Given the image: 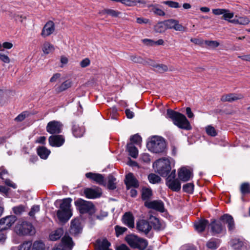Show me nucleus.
Wrapping results in <instances>:
<instances>
[{"label": "nucleus", "mask_w": 250, "mask_h": 250, "mask_svg": "<svg viewBox=\"0 0 250 250\" xmlns=\"http://www.w3.org/2000/svg\"><path fill=\"white\" fill-rule=\"evenodd\" d=\"M167 112V116L179 128L186 130L191 129L189 122L184 115L170 109H168Z\"/></svg>", "instance_id": "1"}, {"label": "nucleus", "mask_w": 250, "mask_h": 250, "mask_svg": "<svg viewBox=\"0 0 250 250\" xmlns=\"http://www.w3.org/2000/svg\"><path fill=\"white\" fill-rule=\"evenodd\" d=\"M72 200L70 198L63 199L60 205V209L57 211V215L62 222H67L72 216L71 203Z\"/></svg>", "instance_id": "2"}, {"label": "nucleus", "mask_w": 250, "mask_h": 250, "mask_svg": "<svg viewBox=\"0 0 250 250\" xmlns=\"http://www.w3.org/2000/svg\"><path fill=\"white\" fill-rule=\"evenodd\" d=\"M147 147L153 153H161L164 152L166 148V143L162 137L154 136L147 143Z\"/></svg>", "instance_id": "3"}, {"label": "nucleus", "mask_w": 250, "mask_h": 250, "mask_svg": "<svg viewBox=\"0 0 250 250\" xmlns=\"http://www.w3.org/2000/svg\"><path fill=\"white\" fill-rule=\"evenodd\" d=\"M125 240L131 248L139 250H144L148 245V242L146 239L134 234L126 235Z\"/></svg>", "instance_id": "4"}, {"label": "nucleus", "mask_w": 250, "mask_h": 250, "mask_svg": "<svg viewBox=\"0 0 250 250\" xmlns=\"http://www.w3.org/2000/svg\"><path fill=\"white\" fill-rule=\"evenodd\" d=\"M15 231L20 236L32 235L35 233V229L31 223L22 221L15 227Z\"/></svg>", "instance_id": "5"}, {"label": "nucleus", "mask_w": 250, "mask_h": 250, "mask_svg": "<svg viewBox=\"0 0 250 250\" xmlns=\"http://www.w3.org/2000/svg\"><path fill=\"white\" fill-rule=\"evenodd\" d=\"M157 171L162 177H166L171 169L170 162L168 159H160L156 162Z\"/></svg>", "instance_id": "6"}, {"label": "nucleus", "mask_w": 250, "mask_h": 250, "mask_svg": "<svg viewBox=\"0 0 250 250\" xmlns=\"http://www.w3.org/2000/svg\"><path fill=\"white\" fill-rule=\"evenodd\" d=\"M75 205L81 214L94 212V206L92 202L79 199L75 202Z\"/></svg>", "instance_id": "7"}, {"label": "nucleus", "mask_w": 250, "mask_h": 250, "mask_svg": "<svg viewBox=\"0 0 250 250\" xmlns=\"http://www.w3.org/2000/svg\"><path fill=\"white\" fill-rule=\"evenodd\" d=\"M175 170H173L167 178L166 185L172 191H179L181 189V183L175 179Z\"/></svg>", "instance_id": "8"}, {"label": "nucleus", "mask_w": 250, "mask_h": 250, "mask_svg": "<svg viewBox=\"0 0 250 250\" xmlns=\"http://www.w3.org/2000/svg\"><path fill=\"white\" fill-rule=\"evenodd\" d=\"M16 216L12 215L0 219V231L9 229L17 220Z\"/></svg>", "instance_id": "9"}, {"label": "nucleus", "mask_w": 250, "mask_h": 250, "mask_svg": "<svg viewBox=\"0 0 250 250\" xmlns=\"http://www.w3.org/2000/svg\"><path fill=\"white\" fill-rule=\"evenodd\" d=\"M62 124L60 122L50 121L46 125V131L51 134H59L62 131Z\"/></svg>", "instance_id": "10"}, {"label": "nucleus", "mask_w": 250, "mask_h": 250, "mask_svg": "<svg viewBox=\"0 0 250 250\" xmlns=\"http://www.w3.org/2000/svg\"><path fill=\"white\" fill-rule=\"evenodd\" d=\"M165 26L167 29H173L176 31L185 32L186 27L179 23L178 21L174 19H169L165 21Z\"/></svg>", "instance_id": "11"}, {"label": "nucleus", "mask_w": 250, "mask_h": 250, "mask_svg": "<svg viewBox=\"0 0 250 250\" xmlns=\"http://www.w3.org/2000/svg\"><path fill=\"white\" fill-rule=\"evenodd\" d=\"M136 229L138 231L147 234L151 229L152 226L146 220H140L136 223Z\"/></svg>", "instance_id": "12"}, {"label": "nucleus", "mask_w": 250, "mask_h": 250, "mask_svg": "<svg viewBox=\"0 0 250 250\" xmlns=\"http://www.w3.org/2000/svg\"><path fill=\"white\" fill-rule=\"evenodd\" d=\"M210 230L213 235L221 234L226 231V228L220 221L214 220L209 225Z\"/></svg>", "instance_id": "13"}, {"label": "nucleus", "mask_w": 250, "mask_h": 250, "mask_svg": "<svg viewBox=\"0 0 250 250\" xmlns=\"http://www.w3.org/2000/svg\"><path fill=\"white\" fill-rule=\"evenodd\" d=\"M84 193L86 198L88 199H95L99 198L102 195V190L99 188H87L84 190Z\"/></svg>", "instance_id": "14"}, {"label": "nucleus", "mask_w": 250, "mask_h": 250, "mask_svg": "<svg viewBox=\"0 0 250 250\" xmlns=\"http://www.w3.org/2000/svg\"><path fill=\"white\" fill-rule=\"evenodd\" d=\"M145 206L148 208L154 209L161 212H163L164 210V204L161 200L146 201Z\"/></svg>", "instance_id": "15"}, {"label": "nucleus", "mask_w": 250, "mask_h": 250, "mask_svg": "<svg viewBox=\"0 0 250 250\" xmlns=\"http://www.w3.org/2000/svg\"><path fill=\"white\" fill-rule=\"evenodd\" d=\"M125 183L127 189H129L131 187L137 188L139 186L138 181L132 173H129L125 176Z\"/></svg>", "instance_id": "16"}, {"label": "nucleus", "mask_w": 250, "mask_h": 250, "mask_svg": "<svg viewBox=\"0 0 250 250\" xmlns=\"http://www.w3.org/2000/svg\"><path fill=\"white\" fill-rule=\"evenodd\" d=\"M50 146L55 147H60L64 143V137L61 135H52L48 138Z\"/></svg>", "instance_id": "17"}, {"label": "nucleus", "mask_w": 250, "mask_h": 250, "mask_svg": "<svg viewBox=\"0 0 250 250\" xmlns=\"http://www.w3.org/2000/svg\"><path fill=\"white\" fill-rule=\"evenodd\" d=\"M85 177L92 180L99 185L104 186L105 185L104 177L102 174L90 172L85 174Z\"/></svg>", "instance_id": "18"}, {"label": "nucleus", "mask_w": 250, "mask_h": 250, "mask_svg": "<svg viewBox=\"0 0 250 250\" xmlns=\"http://www.w3.org/2000/svg\"><path fill=\"white\" fill-rule=\"evenodd\" d=\"M55 31V24L54 23L51 21L47 22L44 25L41 35L43 37H46L51 35Z\"/></svg>", "instance_id": "19"}, {"label": "nucleus", "mask_w": 250, "mask_h": 250, "mask_svg": "<svg viewBox=\"0 0 250 250\" xmlns=\"http://www.w3.org/2000/svg\"><path fill=\"white\" fill-rule=\"evenodd\" d=\"M220 220L224 223L227 224L228 228L229 231H233L235 229V223L232 216L228 214H225L221 216Z\"/></svg>", "instance_id": "20"}, {"label": "nucleus", "mask_w": 250, "mask_h": 250, "mask_svg": "<svg viewBox=\"0 0 250 250\" xmlns=\"http://www.w3.org/2000/svg\"><path fill=\"white\" fill-rule=\"evenodd\" d=\"M82 228L81 226L80 220L79 219H74L71 221L70 232L73 235H76L81 233Z\"/></svg>", "instance_id": "21"}, {"label": "nucleus", "mask_w": 250, "mask_h": 250, "mask_svg": "<svg viewBox=\"0 0 250 250\" xmlns=\"http://www.w3.org/2000/svg\"><path fill=\"white\" fill-rule=\"evenodd\" d=\"M178 178L183 181L186 182L190 179L192 176V172L191 171L186 167L181 168L178 171Z\"/></svg>", "instance_id": "22"}, {"label": "nucleus", "mask_w": 250, "mask_h": 250, "mask_svg": "<svg viewBox=\"0 0 250 250\" xmlns=\"http://www.w3.org/2000/svg\"><path fill=\"white\" fill-rule=\"evenodd\" d=\"M123 223L129 228L134 227V217L130 212H125L122 217Z\"/></svg>", "instance_id": "23"}, {"label": "nucleus", "mask_w": 250, "mask_h": 250, "mask_svg": "<svg viewBox=\"0 0 250 250\" xmlns=\"http://www.w3.org/2000/svg\"><path fill=\"white\" fill-rule=\"evenodd\" d=\"M244 98L242 94L230 93L224 95L221 98V101L223 102H232L238 100L242 99Z\"/></svg>", "instance_id": "24"}, {"label": "nucleus", "mask_w": 250, "mask_h": 250, "mask_svg": "<svg viewBox=\"0 0 250 250\" xmlns=\"http://www.w3.org/2000/svg\"><path fill=\"white\" fill-rule=\"evenodd\" d=\"M61 242V244L59 245H62L65 250H72L74 245L72 238L68 235H65L62 238Z\"/></svg>", "instance_id": "25"}, {"label": "nucleus", "mask_w": 250, "mask_h": 250, "mask_svg": "<svg viewBox=\"0 0 250 250\" xmlns=\"http://www.w3.org/2000/svg\"><path fill=\"white\" fill-rule=\"evenodd\" d=\"M72 84V81L70 80H67L61 84L56 85L55 87V90L56 93H60L71 87Z\"/></svg>", "instance_id": "26"}, {"label": "nucleus", "mask_w": 250, "mask_h": 250, "mask_svg": "<svg viewBox=\"0 0 250 250\" xmlns=\"http://www.w3.org/2000/svg\"><path fill=\"white\" fill-rule=\"evenodd\" d=\"M149 223L155 230H160L164 228V226L159 219L155 216H151L149 219Z\"/></svg>", "instance_id": "27"}, {"label": "nucleus", "mask_w": 250, "mask_h": 250, "mask_svg": "<svg viewBox=\"0 0 250 250\" xmlns=\"http://www.w3.org/2000/svg\"><path fill=\"white\" fill-rule=\"evenodd\" d=\"M110 245L106 239H98L96 241V250H112L109 249Z\"/></svg>", "instance_id": "28"}, {"label": "nucleus", "mask_w": 250, "mask_h": 250, "mask_svg": "<svg viewBox=\"0 0 250 250\" xmlns=\"http://www.w3.org/2000/svg\"><path fill=\"white\" fill-rule=\"evenodd\" d=\"M209 222L208 220L206 219H201L194 224V227L197 231L201 232L205 230Z\"/></svg>", "instance_id": "29"}, {"label": "nucleus", "mask_w": 250, "mask_h": 250, "mask_svg": "<svg viewBox=\"0 0 250 250\" xmlns=\"http://www.w3.org/2000/svg\"><path fill=\"white\" fill-rule=\"evenodd\" d=\"M63 234V230L62 228H59L52 231L49 235V239L51 241H56L60 239Z\"/></svg>", "instance_id": "30"}, {"label": "nucleus", "mask_w": 250, "mask_h": 250, "mask_svg": "<svg viewBox=\"0 0 250 250\" xmlns=\"http://www.w3.org/2000/svg\"><path fill=\"white\" fill-rule=\"evenodd\" d=\"M99 14L101 15L107 14L112 17H118L121 14V12L111 9H104L100 11Z\"/></svg>", "instance_id": "31"}, {"label": "nucleus", "mask_w": 250, "mask_h": 250, "mask_svg": "<svg viewBox=\"0 0 250 250\" xmlns=\"http://www.w3.org/2000/svg\"><path fill=\"white\" fill-rule=\"evenodd\" d=\"M127 150L129 155L133 158H136L138 155V151L132 143H129L127 145Z\"/></svg>", "instance_id": "32"}, {"label": "nucleus", "mask_w": 250, "mask_h": 250, "mask_svg": "<svg viewBox=\"0 0 250 250\" xmlns=\"http://www.w3.org/2000/svg\"><path fill=\"white\" fill-rule=\"evenodd\" d=\"M54 49V45L48 42H44L42 46V50L45 54H48L53 52Z\"/></svg>", "instance_id": "33"}, {"label": "nucleus", "mask_w": 250, "mask_h": 250, "mask_svg": "<svg viewBox=\"0 0 250 250\" xmlns=\"http://www.w3.org/2000/svg\"><path fill=\"white\" fill-rule=\"evenodd\" d=\"M37 153L42 159H46L50 153V151L45 147L41 146L38 148Z\"/></svg>", "instance_id": "34"}, {"label": "nucleus", "mask_w": 250, "mask_h": 250, "mask_svg": "<svg viewBox=\"0 0 250 250\" xmlns=\"http://www.w3.org/2000/svg\"><path fill=\"white\" fill-rule=\"evenodd\" d=\"M72 130L73 135L76 137H81L84 133L83 128L80 127L77 125H73Z\"/></svg>", "instance_id": "35"}, {"label": "nucleus", "mask_w": 250, "mask_h": 250, "mask_svg": "<svg viewBox=\"0 0 250 250\" xmlns=\"http://www.w3.org/2000/svg\"><path fill=\"white\" fill-rule=\"evenodd\" d=\"M247 243L240 239H234L232 241V246L235 250H240Z\"/></svg>", "instance_id": "36"}, {"label": "nucleus", "mask_w": 250, "mask_h": 250, "mask_svg": "<svg viewBox=\"0 0 250 250\" xmlns=\"http://www.w3.org/2000/svg\"><path fill=\"white\" fill-rule=\"evenodd\" d=\"M152 195V192L150 188H144L142 190V198L143 200H148Z\"/></svg>", "instance_id": "37"}, {"label": "nucleus", "mask_w": 250, "mask_h": 250, "mask_svg": "<svg viewBox=\"0 0 250 250\" xmlns=\"http://www.w3.org/2000/svg\"><path fill=\"white\" fill-rule=\"evenodd\" d=\"M45 244L41 241H35L32 243L31 250H45Z\"/></svg>", "instance_id": "38"}, {"label": "nucleus", "mask_w": 250, "mask_h": 250, "mask_svg": "<svg viewBox=\"0 0 250 250\" xmlns=\"http://www.w3.org/2000/svg\"><path fill=\"white\" fill-rule=\"evenodd\" d=\"M116 178L112 175H109L108 176L107 188L111 190L115 189L116 188L115 183Z\"/></svg>", "instance_id": "39"}, {"label": "nucleus", "mask_w": 250, "mask_h": 250, "mask_svg": "<svg viewBox=\"0 0 250 250\" xmlns=\"http://www.w3.org/2000/svg\"><path fill=\"white\" fill-rule=\"evenodd\" d=\"M32 242L31 240L23 241L18 247L19 250H31Z\"/></svg>", "instance_id": "40"}, {"label": "nucleus", "mask_w": 250, "mask_h": 250, "mask_svg": "<svg viewBox=\"0 0 250 250\" xmlns=\"http://www.w3.org/2000/svg\"><path fill=\"white\" fill-rule=\"evenodd\" d=\"M149 182L153 184H158L161 181V178L155 173H150L148 175Z\"/></svg>", "instance_id": "41"}, {"label": "nucleus", "mask_w": 250, "mask_h": 250, "mask_svg": "<svg viewBox=\"0 0 250 250\" xmlns=\"http://www.w3.org/2000/svg\"><path fill=\"white\" fill-rule=\"evenodd\" d=\"M240 191L242 195L250 193V185L248 183H244L241 185Z\"/></svg>", "instance_id": "42"}, {"label": "nucleus", "mask_w": 250, "mask_h": 250, "mask_svg": "<svg viewBox=\"0 0 250 250\" xmlns=\"http://www.w3.org/2000/svg\"><path fill=\"white\" fill-rule=\"evenodd\" d=\"M165 21L158 23L154 26V30L157 33H163L167 30Z\"/></svg>", "instance_id": "43"}, {"label": "nucleus", "mask_w": 250, "mask_h": 250, "mask_svg": "<svg viewBox=\"0 0 250 250\" xmlns=\"http://www.w3.org/2000/svg\"><path fill=\"white\" fill-rule=\"evenodd\" d=\"M121 3L127 6L136 5L138 3H145L144 0H122Z\"/></svg>", "instance_id": "44"}, {"label": "nucleus", "mask_w": 250, "mask_h": 250, "mask_svg": "<svg viewBox=\"0 0 250 250\" xmlns=\"http://www.w3.org/2000/svg\"><path fill=\"white\" fill-rule=\"evenodd\" d=\"M12 210L15 214L19 215L25 211V207L23 205H20L13 207L12 208Z\"/></svg>", "instance_id": "45"}, {"label": "nucleus", "mask_w": 250, "mask_h": 250, "mask_svg": "<svg viewBox=\"0 0 250 250\" xmlns=\"http://www.w3.org/2000/svg\"><path fill=\"white\" fill-rule=\"evenodd\" d=\"M206 131L208 135L211 137H215L217 135V132L215 128L211 125H208L206 127Z\"/></svg>", "instance_id": "46"}, {"label": "nucleus", "mask_w": 250, "mask_h": 250, "mask_svg": "<svg viewBox=\"0 0 250 250\" xmlns=\"http://www.w3.org/2000/svg\"><path fill=\"white\" fill-rule=\"evenodd\" d=\"M150 7H152L151 11L156 15L160 16H164L165 15V12L162 10V9H160L157 5H151L150 6Z\"/></svg>", "instance_id": "47"}, {"label": "nucleus", "mask_w": 250, "mask_h": 250, "mask_svg": "<svg viewBox=\"0 0 250 250\" xmlns=\"http://www.w3.org/2000/svg\"><path fill=\"white\" fill-rule=\"evenodd\" d=\"M40 210V207L39 205H35L32 207L30 211L28 213V215L34 218L35 214L39 212Z\"/></svg>", "instance_id": "48"}, {"label": "nucleus", "mask_w": 250, "mask_h": 250, "mask_svg": "<svg viewBox=\"0 0 250 250\" xmlns=\"http://www.w3.org/2000/svg\"><path fill=\"white\" fill-rule=\"evenodd\" d=\"M194 189V185L192 183H187L184 185L183 187V189L185 192L188 193L193 192Z\"/></svg>", "instance_id": "49"}, {"label": "nucleus", "mask_w": 250, "mask_h": 250, "mask_svg": "<svg viewBox=\"0 0 250 250\" xmlns=\"http://www.w3.org/2000/svg\"><path fill=\"white\" fill-rule=\"evenodd\" d=\"M130 140L132 143L136 145H140L142 142V138L138 134L131 136Z\"/></svg>", "instance_id": "50"}, {"label": "nucleus", "mask_w": 250, "mask_h": 250, "mask_svg": "<svg viewBox=\"0 0 250 250\" xmlns=\"http://www.w3.org/2000/svg\"><path fill=\"white\" fill-rule=\"evenodd\" d=\"M162 3L167 5L171 8H178L180 7L178 2L171 0L164 1Z\"/></svg>", "instance_id": "51"}, {"label": "nucleus", "mask_w": 250, "mask_h": 250, "mask_svg": "<svg viewBox=\"0 0 250 250\" xmlns=\"http://www.w3.org/2000/svg\"><path fill=\"white\" fill-rule=\"evenodd\" d=\"M29 113L27 111L22 112L15 118V121L17 122H21L23 121L26 117H28Z\"/></svg>", "instance_id": "52"}, {"label": "nucleus", "mask_w": 250, "mask_h": 250, "mask_svg": "<svg viewBox=\"0 0 250 250\" xmlns=\"http://www.w3.org/2000/svg\"><path fill=\"white\" fill-rule=\"evenodd\" d=\"M205 43L211 48L217 47L220 44L216 41H205Z\"/></svg>", "instance_id": "53"}, {"label": "nucleus", "mask_w": 250, "mask_h": 250, "mask_svg": "<svg viewBox=\"0 0 250 250\" xmlns=\"http://www.w3.org/2000/svg\"><path fill=\"white\" fill-rule=\"evenodd\" d=\"M234 16V13L233 12H230L229 10L228 9H226V12H224L223 17V19L229 21L230 19L232 18Z\"/></svg>", "instance_id": "54"}, {"label": "nucleus", "mask_w": 250, "mask_h": 250, "mask_svg": "<svg viewBox=\"0 0 250 250\" xmlns=\"http://www.w3.org/2000/svg\"><path fill=\"white\" fill-rule=\"evenodd\" d=\"M116 234L117 236L123 234L127 230V229L125 227H122L119 226H116L115 227Z\"/></svg>", "instance_id": "55"}, {"label": "nucleus", "mask_w": 250, "mask_h": 250, "mask_svg": "<svg viewBox=\"0 0 250 250\" xmlns=\"http://www.w3.org/2000/svg\"><path fill=\"white\" fill-rule=\"evenodd\" d=\"M238 20L239 24L243 25H247L250 22V20H249V19L246 16L239 17Z\"/></svg>", "instance_id": "56"}, {"label": "nucleus", "mask_w": 250, "mask_h": 250, "mask_svg": "<svg viewBox=\"0 0 250 250\" xmlns=\"http://www.w3.org/2000/svg\"><path fill=\"white\" fill-rule=\"evenodd\" d=\"M155 67L157 69V71L159 73H164L168 70L167 66L163 64L157 65Z\"/></svg>", "instance_id": "57"}, {"label": "nucleus", "mask_w": 250, "mask_h": 250, "mask_svg": "<svg viewBox=\"0 0 250 250\" xmlns=\"http://www.w3.org/2000/svg\"><path fill=\"white\" fill-rule=\"evenodd\" d=\"M130 60L135 63H143L145 62L142 58L135 55L131 56Z\"/></svg>", "instance_id": "58"}, {"label": "nucleus", "mask_w": 250, "mask_h": 250, "mask_svg": "<svg viewBox=\"0 0 250 250\" xmlns=\"http://www.w3.org/2000/svg\"><path fill=\"white\" fill-rule=\"evenodd\" d=\"M206 245L208 248L211 249H216L217 248L216 241L212 239H211L208 241Z\"/></svg>", "instance_id": "59"}, {"label": "nucleus", "mask_w": 250, "mask_h": 250, "mask_svg": "<svg viewBox=\"0 0 250 250\" xmlns=\"http://www.w3.org/2000/svg\"><path fill=\"white\" fill-rule=\"evenodd\" d=\"M140 160L146 163H149L150 162V155L147 153H143L141 156Z\"/></svg>", "instance_id": "60"}, {"label": "nucleus", "mask_w": 250, "mask_h": 250, "mask_svg": "<svg viewBox=\"0 0 250 250\" xmlns=\"http://www.w3.org/2000/svg\"><path fill=\"white\" fill-rule=\"evenodd\" d=\"M0 60L6 63H9L10 62V59L9 57L2 53H0Z\"/></svg>", "instance_id": "61"}, {"label": "nucleus", "mask_w": 250, "mask_h": 250, "mask_svg": "<svg viewBox=\"0 0 250 250\" xmlns=\"http://www.w3.org/2000/svg\"><path fill=\"white\" fill-rule=\"evenodd\" d=\"M212 11L213 14L215 15H223L224 13L226 12V9H213Z\"/></svg>", "instance_id": "62"}, {"label": "nucleus", "mask_w": 250, "mask_h": 250, "mask_svg": "<svg viewBox=\"0 0 250 250\" xmlns=\"http://www.w3.org/2000/svg\"><path fill=\"white\" fill-rule=\"evenodd\" d=\"M90 63V60L88 58H85L80 62V65L82 68H84L88 66Z\"/></svg>", "instance_id": "63"}, {"label": "nucleus", "mask_w": 250, "mask_h": 250, "mask_svg": "<svg viewBox=\"0 0 250 250\" xmlns=\"http://www.w3.org/2000/svg\"><path fill=\"white\" fill-rule=\"evenodd\" d=\"M3 180L5 184L7 186L12 187L13 188H17L16 185L13 183L10 179L4 178V180Z\"/></svg>", "instance_id": "64"}]
</instances>
